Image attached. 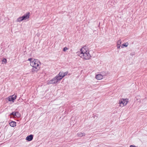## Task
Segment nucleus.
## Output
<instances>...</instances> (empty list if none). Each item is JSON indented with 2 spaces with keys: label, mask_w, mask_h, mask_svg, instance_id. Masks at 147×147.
I'll return each instance as SVG.
<instances>
[{
  "label": "nucleus",
  "mask_w": 147,
  "mask_h": 147,
  "mask_svg": "<svg viewBox=\"0 0 147 147\" xmlns=\"http://www.w3.org/2000/svg\"><path fill=\"white\" fill-rule=\"evenodd\" d=\"M40 62L38 59H34L33 61L31 62L30 65L33 67L31 71L32 73L37 72L40 69Z\"/></svg>",
  "instance_id": "f257e3e1"
},
{
  "label": "nucleus",
  "mask_w": 147,
  "mask_h": 147,
  "mask_svg": "<svg viewBox=\"0 0 147 147\" xmlns=\"http://www.w3.org/2000/svg\"><path fill=\"white\" fill-rule=\"evenodd\" d=\"M81 50L83 52V59L86 60L90 59L91 56L89 54L88 48L85 49L83 47L81 48Z\"/></svg>",
  "instance_id": "f03ea898"
},
{
  "label": "nucleus",
  "mask_w": 147,
  "mask_h": 147,
  "mask_svg": "<svg viewBox=\"0 0 147 147\" xmlns=\"http://www.w3.org/2000/svg\"><path fill=\"white\" fill-rule=\"evenodd\" d=\"M128 102V99L126 98L125 99H121L119 101V106L121 107H123L125 106Z\"/></svg>",
  "instance_id": "7ed1b4c3"
},
{
  "label": "nucleus",
  "mask_w": 147,
  "mask_h": 147,
  "mask_svg": "<svg viewBox=\"0 0 147 147\" xmlns=\"http://www.w3.org/2000/svg\"><path fill=\"white\" fill-rule=\"evenodd\" d=\"M17 96L16 95H13L12 96H10L7 98L9 101H12L13 102L16 99Z\"/></svg>",
  "instance_id": "20e7f679"
},
{
  "label": "nucleus",
  "mask_w": 147,
  "mask_h": 147,
  "mask_svg": "<svg viewBox=\"0 0 147 147\" xmlns=\"http://www.w3.org/2000/svg\"><path fill=\"white\" fill-rule=\"evenodd\" d=\"M10 115L17 117H20V113L18 112H13L10 114Z\"/></svg>",
  "instance_id": "39448f33"
},
{
  "label": "nucleus",
  "mask_w": 147,
  "mask_h": 147,
  "mask_svg": "<svg viewBox=\"0 0 147 147\" xmlns=\"http://www.w3.org/2000/svg\"><path fill=\"white\" fill-rule=\"evenodd\" d=\"M57 82L56 78L55 77L53 78L52 80H51L49 82V84H55Z\"/></svg>",
  "instance_id": "423d86ee"
},
{
  "label": "nucleus",
  "mask_w": 147,
  "mask_h": 147,
  "mask_svg": "<svg viewBox=\"0 0 147 147\" xmlns=\"http://www.w3.org/2000/svg\"><path fill=\"white\" fill-rule=\"evenodd\" d=\"M29 14L30 13L28 12L26 14H24L23 16H22V18L23 20H26L29 17Z\"/></svg>",
  "instance_id": "0eeeda50"
},
{
  "label": "nucleus",
  "mask_w": 147,
  "mask_h": 147,
  "mask_svg": "<svg viewBox=\"0 0 147 147\" xmlns=\"http://www.w3.org/2000/svg\"><path fill=\"white\" fill-rule=\"evenodd\" d=\"M33 135L31 134L27 136L26 138V140L28 141H31L33 139Z\"/></svg>",
  "instance_id": "6e6552de"
},
{
  "label": "nucleus",
  "mask_w": 147,
  "mask_h": 147,
  "mask_svg": "<svg viewBox=\"0 0 147 147\" xmlns=\"http://www.w3.org/2000/svg\"><path fill=\"white\" fill-rule=\"evenodd\" d=\"M95 78L97 80H101L103 78V76L100 74H98L96 75Z\"/></svg>",
  "instance_id": "1a4fd4ad"
},
{
  "label": "nucleus",
  "mask_w": 147,
  "mask_h": 147,
  "mask_svg": "<svg viewBox=\"0 0 147 147\" xmlns=\"http://www.w3.org/2000/svg\"><path fill=\"white\" fill-rule=\"evenodd\" d=\"M77 135L78 137H81L84 136L85 135V134L84 132H80L78 133Z\"/></svg>",
  "instance_id": "9d476101"
},
{
  "label": "nucleus",
  "mask_w": 147,
  "mask_h": 147,
  "mask_svg": "<svg viewBox=\"0 0 147 147\" xmlns=\"http://www.w3.org/2000/svg\"><path fill=\"white\" fill-rule=\"evenodd\" d=\"M9 125L12 127H14L16 125V122L15 121H12L9 123Z\"/></svg>",
  "instance_id": "9b49d317"
},
{
  "label": "nucleus",
  "mask_w": 147,
  "mask_h": 147,
  "mask_svg": "<svg viewBox=\"0 0 147 147\" xmlns=\"http://www.w3.org/2000/svg\"><path fill=\"white\" fill-rule=\"evenodd\" d=\"M80 52H81L78 53V54L79 55V56H80L81 57L83 58V51H82L81 50V49L80 50Z\"/></svg>",
  "instance_id": "f8f14e48"
},
{
  "label": "nucleus",
  "mask_w": 147,
  "mask_h": 147,
  "mask_svg": "<svg viewBox=\"0 0 147 147\" xmlns=\"http://www.w3.org/2000/svg\"><path fill=\"white\" fill-rule=\"evenodd\" d=\"M128 45V42H127L126 43H124L123 44H122L121 45V47L122 48H123L124 47H127V46Z\"/></svg>",
  "instance_id": "ddd939ff"
},
{
  "label": "nucleus",
  "mask_w": 147,
  "mask_h": 147,
  "mask_svg": "<svg viewBox=\"0 0 147 147\" xmlns=\"http://www.w3.org/2000/svg\"><path fill=\"white\" fill-rule=\"evenodd\" d=\"M55 78H56L57 80V81L58 82V80H61L62 78H61V77H60V76H59V75L58 74L55 77Z\"/></svg>",
  "instance_id": "4468645a"
},
{
  "label": "nucleus",
  "mask_w": 147,
  "mask_h": 147,
  "mask_svg": "<svg viewBox=\"0 0 147 147\" xmlns=\"http://www.w3.org/2000/svg\"><path fill=\"white\" fill-rule=\"evenodd\" d=\"M22 19V17H20L17 19V21L18 22H20L21 21L23 20V19Z\"/></svg>",
  "instance_id": "2eb2a0df"
},
{
  "label": "nucleus",
  "mask_w": 147,
  "mask_h": 147,
  "mask_svg": "<svg viewBox=\"0 0 147 147\" xmlns=\"http://www.w3.org/2000/svg\"><path fill=\"white\" fill-rule=\"evenodd\" d=\"M121 43V39H119L117 42V45H120Z\"/></svg>",
  "instance_id": "dca6fc26"
},
{
  "label": "nucleus",
  "mask_w": 147,
  "mask_h": 147,
  "mask_svg": "<svg viewBox=\"0 0 147 147\" xmlns=\"http://www.w3.org/2000/svg\"><path fill=\"white\" fill-rule=\"evenodd\" d=\"M58 74L59 75V76H60V77H61V78H62V77L63 76V72H59V73Z\"/></svg>",
  "instance_id": "f3484780"
},
{
  "label": "nucleus",
  "mask_w": 147,
  "mask_h": 147,
  "mask_svg": "<svg viewBox=\"0 0 147 147\" xmlns=\"http://www.w3.org/2000/svg\"><path fill=\"white\" fill-rule=\"evenodd\" d=\"M63 76L62 77V78H63L65 76L67 75V74L68 73V71H66V72H65L64 73L63 72Z\"/></svg>",
  "instance_id": "a211bd4d"
},
{
  "label": "nucleus",
  "mask_w": 147,
  "mask_h": 147,
  "mask_svg": "<svg viewBox=\"0 0 147 147\" xmlns=\"http://www.w3.org/2000/svg\"><path fill=\"white\" fill-rule=\"evenodd\" d=\"M3 62H4V63H7V59L5 58H4L2 60Z\"/></svg>",
  "instance_id": "6ab92c4d"
},
{
  "label": "nucleus",
  "mask_w": 147,
  "mask_h": 147,
  "mask_svg": "<svg viewBox=\"0 0 147 147\" xmlns=\"http://www.w3.org/2000/svg\"><path fill=\"white\" fill-rule=\"evenodd\" d=\"M68 49V48L67 47H64L63 49V51H66Z\"/></svg>",
  "instance_id": "aec40b11"
},
{
  "label": "nucleus",
  "mask_w": 147,
  "mask_h": 147,
  "mask_svg": "<svg viewBox=\"0 0 147 147\" xmlns=\"http://www.w3.org/2000/svg\"><path fill=\"white\" fill-rule=\"evenodd\" d=\"M34 59L32 58H29L28 59V61H30V63H31V62L32 61H33Z\"/></svg>",
  "instance_id": "412c9836"
},
{
  "label": "nucleus",
  "mask_w": 147,
  "mask_h": 147,
  "mask_svg": "<svg viewBox=\"0 0 147 147\" xmlns=\"http://www.w3.org/2000/svg\"><path fill=\"white\" fill-rule=\"evenodd\" d=\"M117 49H119L120 47V45H117Z\"/></svg>",
  "instance_id": "4be33fe9"
}]
</instances>
